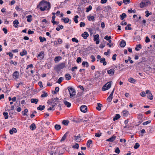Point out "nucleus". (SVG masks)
I'll return each instance as SVG.
<instances>
[{
	"mask_svg": "<svg viewBox=\"0 0 155 155\" xmlns=\"http://www.w3.org/2000/svg\"><path fill=\"white\" fill-rule=\"evenodd\" d=\"M69 123V121L68 120H64L62 122V124L65 126H67Z\"/></svg>",
	"mask_w": 155,
	"mask_h": 155,
	"instance_id": "obj_38",
	"label": "nucleus"
},
{
	"mask_svg": "<svg viewBox=\"0 0 155 155\" xmlns=\"http://www.w3.org/2000/svg\"><path fill=\"white\" fill-rule=\"evenodd\" d=\"M114 69L112 68L110 70L107 71V72L108 74L111 75H113L114 74Z\"/></svg>",
	"mask_w": 155,
	"mask_h": 155,
	"instance_id": "obj_14",
	"label": "nucleus"
},
{
	"mask_svg": "<svg viewBox=\"0 0 155 155\" xmlns=\"http://www.w3.org/2000/svg\"><path fill=\"white\" fill-rule=\"evenodd\" d=\"M28 112V110L27 109H25L24 111H22V114L23 115H25Z\"/></svg>",
	"mask_w": 155,
	"mask_h": 155,
	"instance_id": "obj_55",
	"label": "nucleus"
},
{
	"mask_svg": "<svg viewBox=\"0 0 155 155\" xmlns=\"http://www.w3.org/2000/svg\"><path fill=\"white\" fill-rule=\"evenodd\" d=\"M97 106L96 107V109L98 110H101V107H102V105L100 103L97 104Z\"/></svg>",
	"mask_w": 155,
	"mask_h": 155,
	"instance_id": "obj_39",
	"label": "nucleus"
},
{
	"mask_svg": "<svg viewBox=\"0 0 155 155\" xmlns=\"http://www.w3.org/2000/svg\"><path fill=\"white\" fill-rule=\"evenodd\" d=\"M116 137V136L114 135H113L112 137H111L110 138L107 139L106 140V141L112 142L115 140Z\"/></svg>",
	"mask_w": 155,
	"mask_h": 155,
	"instance_id": "obj_13",
	"label": "nucleus"
},
{
	"mask_svg": "<svg viewBox=\"0 0 155 155\" xmlns=\"http://www.w3.org/2000/svg\"><path fill=\"white\" fill-rule=\"evenodd\" d=\"M38 101V99L35 98H32L31 100V103H35V104H36L37 103Z\"/></svg>",
	"mask_w": 155,
	"mask_h": 155,
	"instance_id": "obj_23",
	"label": "nucleus"
},
{
	"mask_svg": "<svg viewBox=\"0 0 155 155\" xmlns=\"http://www.w3.org/2000/svg\"><path fill=\"white\" fill-rule=\"evenodd\" d=\"M126 45V43L124 40H122L121 41L120 45L121 47H124Z\"/></svg>",
	"mask_w": 155,
	"mask_h": 155,
	"instance_id": "obj_30",
	"label": "nucleus"
},
{
	"mask_svg": "<svg viewBox=\"0 0 155 155\" xmlns=\"http://www.w3.org/2000/svg\"><path fill=\"white\" fill-rule=\"evenodd\" d=\"M64 103L65 105L68 107H70L71 105V104L66 101H64Z\"/></svg>",
	"mask_w": 155,
	"mask_h": 155,
	"instance_id": "obj_25",
	"label": "nucleus"
},
{
	"mask_svg": "<svg viewBox=\"0 0 155 155\" xmlns=\"http://www.w3.org/2000/svg\"><path fill=\"white\" fill-rule=\"evenodd\" d=\"M146 93L144 91H142L140 93V94L142 97H144L146 96Z\"/></svg>",
	"mask_w": 155,
	"mask_h": 155,
	"instance_id": "obj_62",
	"label": "nucleus"
},
{
	"mask_svg": "<svg viewBox=\"0 0 155 155\" xmlns=\"http://www.w3.org/2000/svg\"><path fill=\"white\" fill-rule=\"evenodd\" d=\"M69 19L68 18H65L64 22L65 23H67L69 22Z\"/></svg>",
	"mask_w": 155,
	"mask_h": 155,
	"instance_id": "obj_58",
	"label": "nucleus"
},
{
	"mask_svg": "<svg viewBox=\"0 0 155 155\" xmlns=\"http://www.w3.org/2000/svg\"><path fill=\"white\" fill-rule=\"evenodd\" d=\"M111 9V8L110 6H107L104 7V11L106 12H109Z\"/></svg>",
	"mask_w": 155,
	"mask_h": 155,
	"instance_id": "obj_22",
	"label": "nucleus"
},
{
	"mask_svg": "<svg viewBox=\"0 0 155 155\" xmlns=\"http://www.w3.org/2000/svg\"><path fill=\"white\" fill-rule=\"evenodd\" d=\"M78 16L77 15H75L74 17V20L76 23H77L78 22V20L77 19V18H78Z\"/></svg>",
	"mask_w": 155,
	"mask_h": 155,
	"instance_id": "obj_50",
	"label": "nucleus"
},
{
	"mask_svg": "<svg viewBox=\"0 0 155 155\" xmlns=\"http://www.w3.org/2000/svg\"><path fill=\"white\" fill-rule=\"evenodd\" d=\"M92 9V6L91 5H89L88 7L86 9V12H89Z\"/></svg>",
	"mask_w": 155,
	"mask_h": 155,
	"instance_id": "obj_44",
	"label": "nucleus"
},
{
	"mask_svg": "<svg viewBox=\"0 0 155 155\" xmlns=\"http://www.w3.org/2000/svg\"><path fill=\"white\" fill-rule=\"evenodd\" d=\"M59 100V98L57 97L52 98L48 100L47 103L49 105L52 104L51 106L53 107V108H54L56 105L60 103Z\"/></svg>",
	"mask_w": 155,
	"mask_h": 155,
	"instance_id": "obj_1",
	"label": "nucleus"
},
{
	"mask_svg": "<svg viewBox=\"0 0 155 155\" xmlns=\"http://www.w3.org/2000/svg\"><path fill=\"white\" fill-rule=\"evenodd\" d=\"M87 18L88 20L89 21H91L92 20L93 21H94L95 20L94 17L93 16H88Z\"/></svg>",
	"mask_w": 155,
	"mask_h": 155,
	"instance_id": "obj_36",
	"label": "nucleus"
},
{
	"mask_svg": "<svg viewBox=\"0 0 155 155\" xmlns=\"http://www.w3.org/2000/svg\"><path fill=\"white\" fill-rule=\"evenodd\" d=\"M146 93L147 95V97L149 99L152 100L153 99V96L150 91L148 90H146Z\"/></svg>",
	"mask_w": 155,
	"mask_h": 155,
	"instance_id": "obj_9",
	"label": "nucleus"
},
{
	"mask_svg": "<svg viewBox=\"0 0 155 155\" xmlns=\"http://www.w3.org/2000/svg\"><path fill=\"white\" fill-rule=\"evenodd\" d=\"M45 105L42 106L41 105H40L37 108V110H40L41 111L45 109Z\"/></svg>",
	"mask_w": 155,
	"mask_h": 155,
	"instance_id": "obj_24",
	"label": "nucleus"
},
{
	"mask_svg": "<svg viewBox=\"0 0 155 155\" xmlns=\"http://www.w3.org/2000/svg\"><path fill=\"white\" fill-rule=\"evenodd\" d=\"M89 34L86 31H85L83 33L81 34L82 37H83V38L86 39L89 36Z\"/></svg>",
	"mask_w": 155,
	"mask_h": 155,
	"instance_id": "obj_12",
	"label": "nucleus"
},
{
	"mask_svg": "<svg viewBox=\"0 0 155 155\" xmlns=\"http://www.w3.org/2000/svg\"><path fill=\"white\" fill-rule=\"evenodd\" d=\"M82 64L84 66L86 65V67L87 68H88L89 67L88 63L87 61H83Z\"/></svg>",
	"mask_w": 155,
	"mask_h": 155,
	"instance_id": "obj_40",
	"label": "nucleus"
},
{
	"mask_svg": "<svg viewBox=\"0 0 155 155\" xmlns=\"http://www.w3.org/2000/svg\"><path fill=\"white\" fill-rule=\"evenodd\" d=\"M92 143V141L91 140H89L87 143V147L89 148L90 147V145Z\"/></svg>",
	"mask_w": 155,
	"mask_h": 155,
	"instance_id": "obj_26",
	"label": "nucleus"
},
{
	"mask_svg": "<svg viewBox=\"0 0 155 155\" xmlns=\"http://www.w3.org/2000/svg\"><path fill=\"white\" fill-rule=\"evenodd\" d=\"M111 86V83L110 82H109L104 84L102 87V91H105L109 89Z\"/></svg>",
	"mask_w": 155,
	"mask_h": 155,
	"instance_id": "obj_5",
	"label": "nucleus"
},
{
	"mask_svg": "<svg viewBox=\"0 0 155 155\" xmlns=\"http://www.w3.org/2000/svg\"><path fill=\"white\" fill-rule=\"evenodd\" d=\"M120 114H116L115 116L114 117L113 120L115 121L120 118Z\"/></svg>",
	"mask_w": 155,
	"mask_h": 155,
	"instance_id": "obj_29",
	"label": "nucleus"
},
{
	"mask_svg": "<svg viewBox=\"0 0 155 155\" xmlns=\"http://www.w3.org/2000/svg\"><path fill=\"white\" fill-rule=\"evenodd\" d=\"M73 148H76L78 149L79 148V144L78 143H76L73 146Z\"/></svg>",
	"mask_w": 155,
	"mask_h": 155,
	"instance_id": "obj_60",
	"label": "nucleus"
},
{
	"mask_svg": "<svg viewBox=\"0 0 155 155\" xmlns=\"http://www.w3.org/2000/svg\"><path fill=\"white\" fill-rule=\"evenodd\" d=\"M80 110L83 112L85 113L87 111V107L84 105H82L80 107Z\"/></svg>",
	"mask_w": 155,
	"mask_h": 155,
	"instance_id": "obj_11",
	"label": "nucleus"
},
{
	"mask_svg": "<svg viewBox=\"0 0 155 155\" xmlns=\"http://www.w3.org/2000/svg\"><path fill=\"white\" fill-rule=\"evenodd\" d=\"M122 113L124 117H127L129 114V112L127 110H123Z\"/></svg>",
	"mask_w": 155,
	"mask_h": 155,
	"instance_id": "obj_28",
	"label": "nucleus"
},
{
	"mask_svg": "<svg viewBox=\"0 0 155 155\" xmlns=\"http://www.w3.org/2000/svg\"><path fill=\"white\" fill-rule=\"evenodd\" d=\"M139 48H141V45L140 44L137 45L135 49L136 51H138L140 50Z\"/></svg>",
	"mask_w": 155,
	"mask_h": 155,
	"instance_id": "obj_42",
	"label": "nucleus"
},
{
	"mask_svg": "<svg viewBox=\"0 0 155 155\" xmlns=\"http://www.w3.org/2000/svg\"><path fill=\"white\" fill-rule=\"evenodd\" d=\"M130 0H123V2L125 5L130 3Z\"/></svg>",
	"mask_w": 155,
	"mask_h": 155,
	"instance_id": "obj_53",
	"label": "nucleus"
},
{
	"mask_svg": "<svg viewBox=\"0 0 155 155\" xmlns=\"http://www.w3.org/2000/svg\"><path fill=\"white\" fill-rule=\"evenodd\" d=\"M100 61L101 63H103V64L104 66L106 65L107 64V62L105 61V59L104 58L100 59Z\"/></svg>",
	"mask_w": 155,
	"mask_h": 155,
	"instance_id": "obj_18",
	"label": "nucleus"
},
{
	"mask_svg": "<svg viewBox=\"0 0 155 155\" xmlns=\"http://www.w3.org/2000/svg\"><path fill=\"white\" fill-rule=\"evenodd\" d=\"M69 132H67L64 135L60 140V141L61 142L64 141L66 139L67 136Z\"/></svg>",
	"mask_w": 155,
	"mask_h": 155,
	"instance_id": "obj_15",
	"label": "nucleus"
},
{
	"mask_svg": "<svg viewBox=\"0 0 155 155\" xmlns=\"http://www.w3.org/2000/svg\"><path fill=\"white\" fill-rule=\"evenodd\" d=\"M39 39L40 40V41L41 42H43L44 41H46V39L45 38V37H42L41 36H40L39 38Z\"/></svg>",
	"mask_w": 155,
	"mask_h": 155,
	"instance_id": "obj_34",
	"label": "nucleus"
},
{
	"mask_svg": "<svg viewBox=\"0 0 155 155\" xmlns=\"http://www.w3.org/2000/svg\"><path fill=\"white\" fill-rule=\"evenodd\" d=\"M13 24H14V27L15 28H18V25L19 24V22L16 19L13 21Z\"/></svg>",
	"mask_w": 155,
	"mask_h": 155,
	"instance_id": "obj_17",
	"label": "nucleus"
},
{
	"mask_svg": "<svg viewBox=\"0 0 155 155\" xmlns=\"http://www.w3.org/2000/svg\"><path fill=\"white\" fill-rule=\"evenodd\" d=\"M48 2L44 0H43L40 2L38 5L37 6V8H39L41 7H43Z\"/></svg>",
	"mask_w": 155,
	"mask_h": 155,
	"instance_id": "obj_7",
	"label": "nucleus"
},
{
	"mask_svg": "<svg viewBox=\"0 0 155 155\" xmlns=\"http://www.w3.org/2000/svg\"><path fill=\"white\" fill-rule=\"evenodd\" d=\"M139 146L140 145L138 143H137L135 144V145L134 146V148L135 149H137V148H138Z\"/></svg>",
	"mask_w": 155,
	"mask_h": 155,
	"instance_id": "obj_54",
	"label": "nucleus"
},
{
	"mask_svg": "<svg viewBox=\"0 0 155 155\" xmlns=\"http://www.w3.org/2000/svg\"><path fill=\"white\" fill-rule=\"evenodd\" d=\"M27 54V51L25 49L23 50L20 53V55L22 56L24 55H26Z\"/></svg>",
	"mask_w": 155,
	"mask_h": 155,
	"instance_id": "obj_35",
	"label": "nucleus"
},
{
	"mask_svg": "<svg viewBox=\"0 0 155 155\" xmlns=\"http://www.w3.org/2000/svg\"><path fill=\"white\" fill-rule=\"evenodd\" d=\"M51 8V4L49 2H48L43 7H40V9L41 11H44L45 10H47L49 11L50 9Z\"/></svg>",
	"mask_w": 155,
	"mask_h": 155,
	"instance_id": "obj_2",
	"label": "nucleus"
},
{
	"mask_svg": "<svg viewBox=\"0 0 155 155\" xmlns=\"http://www.w3.org/2000/svg\"><path fill=\"white\" fill-rule=\"evenodd\" d=\"M102 134V133L99 131L98 132L95 134V136L97 137H99L101 136Z\"/></svg>",
	"mask_w": 155,
	"mask_h": 155,
	"instance_id": "obj_41",
	"label": "nucleus"
},
{
	"mask_svg": "<svg viewBox=\"0 0 155 155\" xmlns=\"http://www.w3.org/2000/svg\"><path fill=\"white\" fill-rule=\"evenodd\" d=\"M150 4V2L148 1H143L140 4V6L141 8H142Z\"/></svg>",
	"mask_w": 155,
	"mask_h": 155,
	"instance_id": "obj_4",
	"label": "nucleus"
},
{
	"mask_svg": "<svg viewBox=\"0 0 155 155\" xmlns=\"http://www.w3.org/2000/svg\"><path fill=\"white\" fill-rule=\"evenodd\" d=\"M91 58L92 59L91 61L92 62H94L95 61V58L94 55H92L91 56Z\"/></svg>",
	"mask_w": 155,
	"mask_h": 155,
	"instance_id": "obj_61",
	"label": "nucleus"
},
{
	"mask_svg": "<svg viewBox=\"0 0 155 155\" xmlns=\"http://www.w3.org/2000/svg\"><path fill=\"white\" fill-rule=\"evenodd\" d=\"M111 37L110 36H108V35H106L104 37V39L107 41L111 39Z\"/></svg>",
	"mask_w": 155,
	"mask_h": 155,
	"instance_id": "obj_52",
	"label": "nucleus"
},
{
	"mask_svg": "<svg viewBox=\"0 0 155 155\" xmlns=\"http://www.w3.org/2000/svg\"><path fill=\"white\" fill-rule=\"evenodd\" d=\"M55 129L57 130H58L61 129V126L60 125L56 124L54 126Z\"/></svg>",
	"mask_w": 155,
	"mask_h": 155,
	"instance_id": "obj_43",
	"label": "nucleus"
},
{
	"mask_svg": "<svg viewBox=\"0 0 155 155\" xmlns=\"http://www.w3.org/2000/svg\"><path fill=\"white\" fill-rule=\"evenodd\" d=\"M85 23L84 22H81L80 24V27H84L85 26Z\"/></svg>",
	"mask_w": 155,
	"mask_h": 155,
	"instance_id": "obj_64",
	"label": "nucleus"
},
{
	"mask_svg": "<svg viewBox=\"0 0 155 155\" xmlns=\"http://www.w3.org/2000/svg\"><path fill=\"white\" fill-rule=\"evenodd\" d=\"M30 128L32 130H33L36 128L35 124L34 123H33L30 126Z\"/></svg>",
	"mask_w": 155,
	"mask_h": 155,
	"instance_id": "obj_21",
	"label": "nucleus"
},
{
	"mask_svg": "<svg viewBox=\"0 0 155 155\" xmlns=\"http://www.w3.org/2000/svg\"><path fill=\"white\" fill-rule=\"evenodd\" d=\"M19 73L17 71H15L12 74L13 78L15 80L18 79L19 77Z\"/></svg>",
	"mask_w": 155,
	"mask_h": 155,
	"instance_id": "obj_8",
	"label": "nucleus"
},
{
	"mask_svg": "<svg viewBox=\"0 0 155 155\" xmlns=\"http://www.w3.org/2000/svg\"><path fill=\"white\" fill-rule=\"evenodd\" d=\"M131 25L130 24H128L127 26L125 27V29L126 30H131L132 29L130 27Z\"/></svg>",
	"mask_w": 155,
	"mask_h": 155,
	"instance_id": "obj_45",
	"label": "nucleus"
},
{
	"mask_svg": "<svg viewBox=\"0 0 155 155\" xmlns=\"http://www.w3.org/2000/svg\"><path fill=\"white\" fill-rule=\"evenodd\" d=\"M72 41L73 42H75L76 43H78L79 41L78 40L76 39L75 38H73L72 39Z\"/></svg>",
	"mask_w": 155,
	"mask_h": 155,
	"instance_id": "obj_63",
	"label": "nucleus"
},
{
	"mask_svg": "<svg viewBox=\"0 0 155 155\" xmlns=\"http://www.w3.org/2000/svg\"><path fill=\"white\" fill-rule=\"evenodd\" d=\"M3 115L5 116V119H7L8 118V113L7 112H4Z\"/></svg>",
	"mask_w": 155,
	"mask_h": 155,
	"instance_id": "obj_51",
	"label": "nucleus"
},
{
	"mask_svg": "<svg viewBox=\"0 0 155 155\" xmlns=\"http://www.w3.org/2000/svg\"><path fill=\"white\" fill-rule=\"evenodd\" d=\"M74 137H75V140L77 142H79L80 141V138L81 137V136H80V135L79 134L77 136H74Z\"/></svg>",
	"mask_w": 155,
	"mask_h": 155,
	"instance_id": "obj_27",
	"label": "nucleus"
},
{
	"mask_svg": "<svg viewBox=\"0 0 155 155\" xmlns=\"http://www.w3.org/2000/svg\"><path fill=\"white\" fill-rule=\"evenodd\" d=\"M17 132V130L15 128H12L9 131V133L11 134H12L14 132L15 133H16Z\"/></svg>",
	"mask_w": 155,
	"mask_h": 155,
	"instance_id": "obj_20",
	"label": "nucleus"
},
{
	"mask_svg": "<svg viewBox=\"0 0 155 155\" xmlns=\"http://www.w3.org/2000/svg\"><path fill=\"white\" fill-rule=\"evenodd\" d=\"M65 77L67 80H69L71 79V77L69 74H65Z\"/></svg>",
	"mask_w": 155,
	"mask_h": 155,
	"instance_id": "obj_33",
	"label": "nucleus"
},
{
	"mask_svg": "<svg viewBox=\"0 0 155 155\" xmlns=\"http://www.w3.org/2000/svg\"><path fill=\"white\" fill-rule=\"evenodd\" d=\"M6 54H7V55L8 54L9 55V56L10 57V59H12V58L13 54L12 53V52H9V53H7Z\"/></svg>",
	"mask_w": 155,
	"mask_h": 155,
	"instance_id": "obj_57",
	"label": "nucleus"
},
{
	"mask_svg": "<svg viewBox=\"0 0 155 155\" xmlns=\"http://www.w3.org/2000/svg\"><path fill=\"white\" fill-rule=\"evenodd\" d=\"M95 77L94 78V79L95 80H96L97 79L100 77L101 76V73L100 71H97L96 72V74L95 75Z\"/></svg>",
	"mask_w": 155,
	"mask_h": 155,
	"instance_id": "obj_16",
	"label": "nucleus"
},
{
	"mask_svg": "<svg viewBox=\"0 0 155 155\" xmlns=\"http://www.w3.org/2000/svg\"><path fill=\"white\" fill-rule=\"evenodd\" d=\"M45 54L44 52L41 51L39 52L37 56L38 58H39L40 60H42L44 57Z\"/></svg>",
	"mask_w": 155,
	"mask_h": 155,
	"instance_id": "obj_10",
	"label": "nucleus"
},
{
	"mask_svg": "<svg viewBox=\"0 0 155 155\" xmlns=\"http://www.w3.org/2000/svg\"><path fill=\"white\" fill-rule=\"evenodd\" d=\"M64 79V78L63 77H60L58 79V80L57 82V83H58V84H60L62 81Z\"/></svg>",
	"mask_w": 155,
	"mask_h": 155,
	"instance_id": "obj_48",
	"label": "nucleus"
},
{
	"mask_svg": "<svg viewBox=\"0 0 155 155\" xmlns=\"http://www.w3.org/2000/svg\"><path fill=\"white\" fill-rule=\"evenodd\" d=\"M32 16L31 15H29L26 16V18H27V21L28 22H30L32 21Z\"/></svg>",
	"mask_w": 155,
	"mask_h": 155,
	"instance_id": "obj_19",
	"label": "nucleus"
},
{
	"mask_svg": "<svg viewBox=\"0 0 155 155\" xmlns=\"http://www.w3.org/2000/svg\"><path fill=\"white\" fill-rule=\"evenodd\" d=\"M99 35L98 34L94 35V41L99 40Z\"/></svg>",
	"mask_w": 155,
	"mask_h": 155,
	"instance_id": "obj_32",
	"label": "nucleus"
},
{
	"mask_svg": "<svg viewBox=\"0 0 155 155\" xmlns=\"http://www.w3.org/2000/svg\"><path fill=\"white\" fill-rule=\"evenodd\" d=\"M115 152L119 154L120 153V150H119V149L118 147H117L115 150Z\"/></svg>",
	"mask_w": 155,
	"mask_h": 155,
	"instance_id": "obj_59",
	"label": "nucleus"
},
{
	"mask_svg": "<svg viewBox=\"0 0 155 155\" xmlns=\"http://www.w3.org/2000/svg\"><path fill=\"white\" fill-rule=\"evenodd\" d=\"M151 122V120H148L145 122H143V125H147V124L150 123Z\"/></svg>",
	"mask_w": 155,
	"mask_h": 155,
	"instance_id": "obj_56",
	"label": "nucleus"
},
{
	"mask_svg": "<svg viewBox=\"0 0 155 155\" xmlns=\"http://www.w3.org/2000/svg\"><path fill=\"white\" fill-rule=\"evenodd\" d=\"M68 89L69 92L70 97V98L72 97L75 94L76 92L75 90L73 88L71 87H68Z\"/></svg>",
	"mask_w": 155,
	"mask_h": 155,
	"instance_id": "obj_3",
	"label": "nucleus"
},
{
	"mask_svg": "<svg viewBox=\"0 0 155 155\" xmlns=\"http://www.w3.org/2000/svg\"><path fill=\"white\" fill-rule=\"evenodd\" d=\"M65 66V63H62L58 65L56 67V69L58 71H60L61 69H62Z\"/></svg>",
	"mask_w": 155,
	"mask_h": 155,
	"instance_id": "obj_6",
	"label": "nucleus"
},
{
	"mask_svg": "<svg viewBox=\"0 0 155 155\" xmlns=\"http://www.w3.org/2000/svg\"><path fill=\"white\" fill-rule=\"evenodd\" d=\"M120 19L123 20L125 18L127 17L126 14L125 13H123L122 15H120Z\"/></svg>",
	"mask_w": 155,
	"mask_h": 155,
	"instance_id": "obj_37",
	"label": "nucleus"
},
{
	"mask_svg": "<svg viewBox=\"0 0 155 155\" xmlns=\"http://www.w3.org/2000/svg\"><path fill=\"white\" fill-rule=\"evenodd\" d=\"M58 26L59 27V28L57 27L56 28V30L58 31H60L61 29H62L64 27L62 25H58Z\"/></svg>",
	"mask_w": 155,
	"mask_h": 155,
	"instance_id": "obj_47",
	"label": "nucleus"
},
{
	"mask_svg": "<svg viewBox=\"0 0 155 155\" xmlns=\"http://www.w3.org/2000/svg\"><path fill=\"white\" fill-rule=\"evenodd\" d=\"M48 96V94L45 92H43V93L41 95V97H46Z\"/></svg>",
	"mask_w": 155,
	"mask_h": 155,
	"instance_id": "obj_49",
	"label": "nucleus"
},
{
	"mask_svg": "<svg viewBox=\"0 0 155 155\" xmlns=\"http://www.w3.org/2000/svg\"><path fill=\"white\" fill-rule=\"evenodd\" d=\"M128 81L130 83L134 84L136 82V80L132 78H129L128 79Z\"/></svg>",
	"mask_w": 155,
	"mask_h": 155,
	"instance_id": "obj_31",
	"label": "nucleus"
},
{
	"mask_svg": "<svg viewBox=\"0 0 155 155\" xmlns=\"http://www.w3.org/2000/svg\"><path fill=\"white\" fill-rule=\"evenodd\" d=\"M113 98V96L110 95L107 98V100L109 102H110L112 101Z\"/></svg>",
	"mask_w": 155,
	"mask_h": 155,
	"instance_id": "obj_46",
	"label": "nucleus"
}]
</instances>
